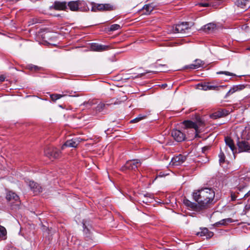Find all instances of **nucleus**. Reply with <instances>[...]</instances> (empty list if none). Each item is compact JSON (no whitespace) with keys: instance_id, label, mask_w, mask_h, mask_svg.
<instances>
[{"instance_id":"29","label":"nucleus","mask_w":250,"mask_h":250,"mask_svg":"<svg viewBox=\"0 0 250 250\" xmlns=\"http://www.w3.org/2000/svg\"><path fill=\"white\" fill-rule=\"evenodd\" d=\"M153 7L149 4H146L144 7V10H146V14H149L153 10Z\"/></svg>"},{"instance_id":"10","label":"nucleus","mask_w":250,"mask_h":250,"mask_svg":"<svg viewBox=\"0 0 250 250\" xmlns=\"http://www.w3.org/2000/svg\"><path fill=\"white\" fill-rule=\"evenodd\" d=\"M25 182L35 194L39 193L42 191V187L38 184L29 179L26 180Z\"/></svg>"},{"instance_id":"16","label":"nucleus","mask_w":250,"mask_h":250,"mask_svg":"<svg viewBox=\"0 0 250 250\" xmlns=\"http://www.w3.org/2000/svg\"><path fill=\"white\" fill-rule=\"evenodd\" d=\"M79 143V141L77 138H73L71 140H68L65 142L62 146V148L64 146L76 147Z\"/></svg>"},{"instance_id":"42","label":"nucleus","mask_w":250,"mask_h":250,"mask_svg":"<svg viewBox=\"0 0 250 250\" xmlns=\"http://www.w3.org/2000/svg\"><path fill=\"white\" fill-rule=\"evenodd\" d=\"M159 65H160V66H165V67H167V65H165V64H164V65L159 64Z\"/></svg>"},{"instance_id":"11","label":"nucleus","mask_w":250,"mask_h":250,"mask_svg":"<svg viewBox=\"0 0 250 250\" xmlns=\"http://www.w3.org/2000/svg\"><path fill=\"white\" fill-rule=\"evenodd\" d=\"M113 6L109 4H98L94 5L92 8V11H108L113 10Z\"/></svg>"},{"instance_id":"1","label":"nucleus","mask_w":250,"mask_h":250,"mask_svg":"<svg viewBox=\"0 0 250 250\" xmlns=\"http://www.w3.org/2000/svg\"><path fill=\"white\" fill-rule=\"evenodd\" d=\"M194 200L201 208H205L212 203L215 197V192L211 188H202L194 190L192 194Z\"/></svg>"},{"instance_id":"27","label":"nucleus","mask_w":250,"mask_h":250,"mask_svg":"<svg viewBox=\"0 0 250 250\" xmlns=\"http://www.w3.org/2000/svg\"><path fill=\"white\" fill-rule=\"evenodd\" d=\"M218 157L219 158V162L220 165L222 166V165L225 162L226 157L224 152L222 150L220 151L218 155Z\"/></svg>"},{"instance_id":"7","label":"nucleus","mask_w":250,"mask_h":250,"mask_svg":"<svg viewBox=\"0 0 250 250\" xmlns=\"http://www.w3.org/2000/svg\"><path fill=\"white\" fill-rule=\"evenodd\" d=\"M224 0H205L200 3H198L197 5L201 7H208L212 6L216 7L223 2Z\"/></svg>"},{"instance_id":"5","label":"nucleus","mask_w":250,"mask_h":250,"mask_svg":"<svg viewBox=\"0 0 250 250\" xmlns=\"http://www.w3.org/2000/svg\"><path fill=\"white\" fill-rule=\"evenodd\" d=\"M189 29L188 23L187 22H182L176 24L172 27V32L174 33L185 34Z\"/></svg>"},{"instance_id":"22","label":"nucleus","mask_w":250,"mask_h":250,"mask_svg":"<svg viewBox=\"0 0 250 250\" xmlns=\"http://www.w3.org/2000/svg\"><path fill=\"white\" fill-rule=\"evenodd\" d=\"M216 28V24L213 23H209L204 25L203 30L208 33L212 32Z\"/></svg>"},{"instance_id":"44","label":"nucleus","mask_w":250,"mask_h":250,"mask_svg":"<svg viewBox=\"0 0 250 250\" xmlns=\"http://www.w3.org/2000/svg\"><path fill=\"white\" fill-rule=\"evenodd\" d=\"M248 50H250V46L247 48Z\"/></svg>"},{"instance_id":"13","label":"nucleus","mask_w":250,"mask_h":250,"mask_svg":"<svg viewBox=\"0 0 250 250\" xmlns=\"http://www.w3.org/2000/svg\"><path fill=\"white\" fill-rule=\"evenodd\" d=\"M6 199L9 202H11V203L15 201L16 202L15 206H19L20 203L19 196L12 191H9L7 193Z\"/></svg>"},{"instance_id":"26","label":"nucleus","mask_w":250,"mask_h":250,"mask_svg":"<svg viewBox=\"0 0 250 250\" xmlns=\"http://www.w3.org/2000/svg\"><path fill=\"white\" fill-rule=\"evenodd\" d=\"M6 233L5 228L0 225V239H5L6 238Z\"/></svg>"},{"instance_id":"35","label":"nucleus","mask_w":250,"mask_h":250,"mask_svg":"<svg viewBox=\"0 0 250 250\" xmlns=\"http://www.w3.org/2000/svg\"><path fill=\"white\" fill-rule=\"evenodd\" d=\"M146 117V115H142V114H140L138 117V119H139V121H141V120L143 119H145Z\"/></svg>"},{"instance_id":"43","label":"nucleus","mask_w":250,"mask_h":250,"mask_svg":"<svg viewBox=\"0 0 250 250\" xmlns=\"http://www.w3.org/2000/svg\"><path fill=\"white\" fill-rule=\"evenodd\" d=\"M167 85V84H163V85H162V86H163V87H165Z\"/></svg>"},{"instance_id":"24","label":"nucleus","mask_w":250,"mask_h":250,"mask_svg":"<svg viewBox=\"0 0 250 250\" xmlns=\"http://www.w3.org/2000/svg\"><path fill=\"white\" fill-rule=\"evenodd\" d=\"M233 222V220L232 219L230 218H226L221 220V221L216 222L215 224V226L216 227H218L219 225H223L225 226L227 225L230 223H232Z\"/></svg>"},{"instance_id":"28","label":"nucleus","mask_w":250,"mask_h":250,"mask_svg":"<svg viewBox=\"0 0 250 250\" xmlns=\"http://www.w3.org/2000/svg\"><path fill=\"white\" fill-rule=\"evenodd\" d=\"M64 96V95L59 94H54L50 95V98L53 101L55 102L56 100L61 98Z\"/></svg>"},{"instance_id":"38","label":"nucleus","mask_w":250,"mask_h":250,"mask_svg":"<svg viewBox=\"0 0 250 250\" xmlns=\"http://www.w3.org/2000/svg\"><path fill=\"white\" fill-rule=\"evenodd\" d=\"M250 195V190L247 193H246L244 197H248Z\"/></svg>"},{"instance_id":"41","label":"nucleus","mask_w":250,"mask_h":250,"mask_svg":"<svg viewBox=\"0 0 250 250\" xmlns=\"http://www.w3.org/2000/svg\"><path fill=\"white\" fill-rule=\"evenodd\" d=\"M0 80L1 81H4V78H2V77H0Z\"/></svg>"},{"instance_id":"19","label":"nucleus","mask_w":250,"mask_h":250,"mask_svg":"<svg viewBox=\"0 0 250 250\" xmlns=\"http://www.w3.org/2000/svg\"><path fill=\"white\" fill-rule=\"evenodd\" d=\"M197 235L200 236H206L207 238H210L213 236V233L209 231L207 228H203L201 231L196 233Z\"/></svg>"},{"instance_id":"32","label":"nucleus","mask_w":250,"mask_h":250,"mask_svg":"<svg viewBox=\"0 0 250 250\" xmlns=\"http://www.w3.org/2000/svg\"><path fill=\"white\" fill-rule=\"evenodd\" d=\"M217 74H225L227 76H235V75L228 71H219L217 72Z\"/></svg>"},{"instance_id":"4","label":"nucleus","mask_w":250,"mask_h":250,"mask_svg":"<svg viewBox=\"0 0 250 250\" xmlns=\"http://www.w3.org/2000/svg\"><path fill=\"white\" fill-rule=\"evenodd\" d=\"M86 4L85 2L83 1H72L68 2L67 6L71 11H77L78 10H86V8H83V6Z\"/></svg>"},{"instance_id":"40","label":"nucleus","mask_w":250,"mask_h":250,"mask_svg":"<svg viewBox=\"0 0 250 250\" xmlns=\"http://www.w3.org/2000/svg\"><path fill=\"white\" fill-rule=\"evenodd\" d=\"M167 175H168V174H165V175H164H164H159V177H164V176H167Z\"/></svg>"},{"instance_id":"31","label":"nucleus","mask_w":250,"mask_h":250,"mask_svg":"<svg viewBox=\"0 0 250 250\" xmlns=\"http://www.w3.org/2000/svg\"><path fill=\"white\" fill-rule=\"evenodd\" d=\"M121 28V26L118 24H114L110 26V31H116Z\"/></svg>"},{"instance_id":"12","label":"nucleus","mask_w":250,"mask_h":250,"mask_svg":"<svg viewBox=\"0 0 250 250\" xmlns=\"http://www.w3.org/2000/svg\"><path fill=\"white\" fill-rule=\"evenodd\" d=\"M110 46L108 45H103L98 43H92L90 45V48L94 51H103L109 49Z\"/></svg>"},{"instance_id":"20","label":"nucleus","mask_w":250,"mask_h":250,"mask_svg":"<svg viewBox=\"0 0 250 250\" xmlns=\"http://www.w3.org/2000/svg\"><path fill=\"white\" fill-rule=\"evenodd\" d=\"M225 141L226 145L228 146L232 152L234 153V152L236 151V148L234 146L233 140L230 137H225Z\"/></svg>"},{"instance_id":"3","label":"nucleus","mask_w":250,"mask_h":250,"mask_svg":"<svg viewBox=\"0 0 250 250\" xmlns=\"http://www.w3.org/2000/svg\"><path fill=\"white\" fill-rule=\"evenodd\" d=\"M45 155L50 159H56L61 155L60 151L56 147H48L44 150Z\"/></svg>"},{"instance_id":"14","label":"nucleus","mask_w":250,"mask_h":250,"mask_svg":"<svg viewBox=\"0 0 250 250\" xmlns=\"http://www.w3.org/2000/svg\"><path fill=\"white\" fill-rule=\"evenodd\" d=\"M234 3L235 5L243 9H247L250 7V0H235Z\"/></svg>"},{"instance_id":"37","label":"nucleus","mask_w":250,"mask_h":250,"mask_svg":"<svg viewBox=\"0 0 250 250\" xmlns=\"http://www.w3.org/2000/svg\"><path fill=\"white\" fill-rule=\"evenodd\" d=\"M83 230L84 232H86L88 231V229L86 228L85 224L83 223Z\"/></svg>"},{"instance_id":"39","label":"nucleus","mask_w":250,"mask_h":250,"mask_svg":"<svg viewBox=\"0 0 250 250\" xmlns=\"http://www.w3.org/2000/svg\"><path fill=\"white\" fill-rule=\"evenodd\" d=\"M231 197L232 200H234L236 199V197L234 195L231 194Z\"/></svg>"},{"instance_id":"30","label":"nucleus","mask_w":250,"mask_h":250,"mask_svg":"<svg viewBox=\"0 0 250 250\" xmlns=\"http://www.w3.org/2000/svg\"><path fill=\"white\" fill-rule=\"evenodd\" d=\"M127 100V97L126 96H124L122 98H120L119 99H117L116 101L114 102V104H120L122 102H125Z\"/></svg>"},{"instance_id":"23","label":"nucleus","mask_w":250,"mask_h":250,"mask_svg":"<svg viewBox=\"0 0 250 250\" xmlns=\"http://www.w3.org/2000/svg\"><path fill=\"white\" fill-rule=\"evenodd\" d=\"M54 7L56 10H65L67 8L66 3L65 2L56 1L54 3Z\"/></svg>"},{"instance_id":"2","label":"nucleus","mask_w":250,"mask_h":250,"mask_svg":"<svg viewBox=\"0 0 250 250\" xmlns=\"http://www.w3.org/2000/svg\"><path fill=\"white\" fill-rule=\"evenodd\" d=\"M140 165L141 162L139 160H129L127 161L125 164L121 167V170L136 171Z\"/></svg>"},{"instance_id":"34","label":"nucleus","mask_w":250,"mask_h":250,"mask_svg":"<svg viewBox=\"0 0 250 250\" xmlns=\"http://www.w3.org/2000/svg\"><path fill=\"white\" fill-rule=\"evenodd\" d=\"M28 68L31 70H34L35 71H37L40 69V68L38 66H37L36 65H29Z\"/></svg>"},{"instance_id":"8","label":"nucleus","mask_w":250,"mask_h":250,"mask_svg":"<svg viewBox=\"0 0 250 250\" xmlns=\"http://www.w3.org/2000/svg\"><path fill=\"white\" fill-rule=\"evenodd\" d=\"M171 136L178 142H181L184 141L186 138L185 134L178 129H173L171 131Z\"/></svg>"},{"instance_id":"17","label":"nucleus","mask_w":250,"mask_h":250,"mask_svg":"<svg viewBox=\"0 0 250 250\" xmlns=\"http://www.w3.org/2000/svg\"><path fill=\"white\" fill-rule=\"evenodd\" d=\"M184 124L187 128H193L196 135L199 132L198 126L195 123L191 121H185L184 122Z\"/></svg>"},{"instance_id":"25","label":"nucleus","mask_w":250,"mask_h":250,"mask_svg":"<svg viewBox=\"0 0 250 250\" xmlns=\"http://www.w3.org/2000/svg\"><path fill=\"white\" fill-rule=\"evenodd\" d=\"M111 104H112V103H111ZM110 104H104L103 103H100L97 105L96 110L97 111L101 112L106 106H108Z\"/></svg>"},{"instance_id":"15","label":"nucleus","mask_w":250,"mask_h":250,"mask_svg":"<svg viewBox=\"0 0 250 250\" xmlns=\"http://www.w3.org/2000/svg\"><path fill=\"white\" fill-rule=\"evenodd\" d=\"M198 87L199 89L203 90H215L218 88L217 86L211 85L209 83H201L198 84Z\"/></svg>"},{"instance_id":"21","label":"nucleus","mask_w":250,"mask_h":250,"mask_svg":"<svg viewBox=\"0 0 250 250\" xmlns=\"http://www.w3.org/2000/svg\"><path fill=\"white\" fill-rule=\"evenodd\" d=\"M204 63H203V62L199 59H196L194 61V63L191 64L188 66H187L186 67L190 69H197L198 68L201 66H203Z\"/></svg>"},{"instance_id":"36","label":"nucleus","mask_w":250,"mask_h":250,"mask_svg":"<svg viewBox=\"0 0 250 250\" xmlns=\"http://www.w3.org/2000/svg\"><path fill=\"white\" fill-rule=\"evenodd\" d=\"M140 121L139 120V119H138L137 117H136V118L132 120L131 121H130V123H137L138 122H139Z\"/></svg>"},{"instance_id":"6","label":"nucleus","mask_w":250,"mask_h":250,"mask_svg":"<svg viewBox=\"0 0 250 250\" xmlns=\"http://www.w3.org/2000/svg\"><path fill=\"white\" fill-rule=\"evenodd\" d=\"M187 159V157L182 154L174 156L169 163V165L172 167H177L181 165Z\"/></svg>"},{"instance_id":"9","label":"nucleus","mask_w":250,"mask_h":250,"mask_svg":"<svg viewBox=\"0 0 250 250\" xmlns=\"http://www.w3.org/2000/svg\"><path fill=\"white\" fill-rule=\"evenodd\" d=\"M239 152H247L250 150V144L245 140L238 141L237 143Z\"/></svg>"},{"instance_id":"33","label":"nucleus","mask_w":250,"mask_h":250,"mask_svg":"<svg viewBox=\"0 0 250 250\" xmlns=\"http://www.w3.org/2000/svg\"><path fill=\"white\" fill-rule=\"evenodd\" d=\"M237 90V87H233L229 89V90L227 93V96L230 95V94H233Z\"/></svg>"},{"instance_id":"18","label":"nucleus","mask_w":250,"mask_h":250,"mask_svg":"<svg viewBox=\"0 0 250 250\" xmlns=\"http://www.w3.org/2000/svg\"><path fill=\"white\" fill-rule=\"evenodd\" d=\"M228 114V111L225 109H221L214 113L211 115V117L213 119H217L226 116Z\"/></svg>"}]
</instances>
